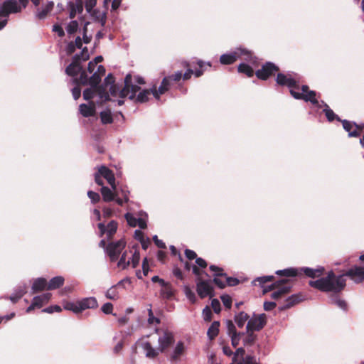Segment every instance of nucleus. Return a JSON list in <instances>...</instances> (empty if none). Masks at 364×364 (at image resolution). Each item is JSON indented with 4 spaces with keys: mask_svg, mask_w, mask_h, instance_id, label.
<instances>
[{
    "mask_svg": "<svg viewBox=\"0 0 364 364\" xmlns=\"http://www.w3.org/2000/svg\"><path fill=\"white\" fill-rule=\"evenodd\" d=\"M344 276L349 277L355 283H360L364 281V266H353L339 276H336L333 271H330L326 277L316 281H310L309 285L321 291L340 293L346 285Z\"/></svg>",
    "mask_w": 364,
    "mask_h": 364,
    "instance_id": "1",
    "label": "nucleus"
},
{
    "mask_svg": "<svg viewBox=\"0 0 364 364\" xmlns=\"http://www.w3.org/2000/svg\"><path fill=\"white\" fill-rule=\"evenodd\" d=\"M275 80L278 85L289 88L290 95L294 99L310 102L314 105L320 107L316 99V92L311 90L306 85L300 86L299 80L296 77V75L290 73L284 74L279 72Z\"/></svg>",
    "mask_w": 364,
    "mask_h": 364,
    "instance_id": "2",
    "label": "nucleus"
},
{
    "mask_svg": "<svg viewBox=\"0 0 364 364\" xmlns=\"http://www.w3.org/2000/svg\"><path fill=\"white\" fill-rule=\"evenodd\" d=\"M140 89V87L133 84L132 75L128 73L124 77V87L119 92V97L123 99L128 97L129 100H133L136 103H144L148 102L151 90H150V89H145L139 92L136 95V92H139Z\"/></svg>",
    "mask_w": 364,
    "mask_h": 364,
    "instance_id": "3",
    "label": "nucleus"
},
{
    "mask_svg": "<svg viewBox=\"0 0 364 364\" xmlns=\"http://www.w3.org/2000/svg\"><path fill=\"white\" fill-rule=\"evenodd\" d=\"M174 341L173 335L168 331H165L164 335L159 338V346L154 348L149 342H145L143 345L144 349L146 352V356L151 358H156L159 352H164Z\"/></svg>",
    "mask_w": 364,
    "mask_h": 364,
    "instance_id": "4",
    "label": "nucleus"
},
{
    "mask_svg": "<svg viewBox=\"0 0 364 364\" xmlns=\"http://www.w3.org/2000/svg\"><path fill=\"white\" fill-rule=\"evenodd\" d=\"M325 269L323 267H318L316 269L309 267L301 268H287L283 270H278L276 274L279 276L285 277H293L296 276L305 274L308 277L316 278L323 275Z\"/></svg>",
    "mask_w": 364,
    "mask_h": 364,
    "instance_id": "5",
    "label": "nucleus"
},
{
    "mask_svg": "<svg viewBox=\"0 0 364 364\" xmlns=\"http://www.w3.org/2000/svg\"><path fill=\"white\" fill-rule=\"evenodd\" d=\"M291 284L290 283V279H279L278 281H276L275 282L272 283V284L264 288L263 293L266 294L267 292L269 291L274 290L271 294V298L272 299L277 300L283 296H284L286 294H289L291 291Z\"/></svg>",
    "mask_w": 364,
    "mask_h": 364,
    "instance_id": "6",
    "label": "nucleus"
},
{
    "mask_svg": "<svg viewBox=\"0 0 364 364\" xmlns=\"http://www.w3.org/2000/svg\"><path fill=\"white\" fill-rule=\"evenodd\" d=\"M280 68L275 63L267 61L262 65L261 68L255 72L256 77L261 80H267L272 76H277Z\"/></svg>",
    "mask_w": 364,
    "mask_h": 364,
    "instance_id": "7",
    "label": "nucleus"
},
{
    "mask_svg": "<svg viewBox=\"0 0 364 364\" xmlns=\"http://www.w3.org/2000/svg\"><path fill=\"white\" fill-rule=\"evenodd\" d=\"M126 246V241L121 239L117 242H109L106 247V252L112 262L117 261L122 251Z\"/></svg>",
    "mask_w": 364,
    "mask_h": 364,
    "instance_id": "8",
    "label": "nucleus"
},
{
    "mask_svg": "<svg viewBox=\"0 0 364 364\" xmlns=\"http://www.w3.org/2000/svg\"><path fill=\"white\" fill-rule=\"evenodd\" d=\"M196 291L201 299L207 296L212 298L215 296L213 287L210 285V282L203 280L200 277H197L196 279Z\"/></svg>",
    "mask_w": 364,
    "mask_h": 364,
    "instance_id": "9",
    "label": "nucleus"
},
{
    "mask_svg": "<svg viewBox=\"0 0 364 364\" xmlns=\"http://www.w3.org/2000/svg\"><path fill=\"white\" fill-rule=\"evenodd\" d=\"M267 323V316L265 314H254L248 321L246 330L252 331H259Z\"/></svg>",
    "mask_w": 364,
    "mask_h": 364,
    "instance_id": "10",
    "label": "nucleus"
},
{
    "mask_svg": "<svg viewBox=\"0 0 364 364\" xmlns=\"http://www.w3.org/2000/svg\"><path fill=\"white\" fill-rule=\"evenodd\" d=\"M22 5L18 0H6L0 6V16L6 17L10 14L21 11Z\"/></svg>",
    "mask_w": 364,
    "mask_h": 364,
    "instance_id": "11",
    "label": "nucleus"
},
{
    "mask_svg": "<svg viewBox=\"0 0 364 364\" xmlns=\"http://www.w3.org/2000/svg\"><path fill=\"white\" fill-rule=\"evenodd\" d=\"M50 297L51 294L50 293H46L40 296H35L33 299L31 304L27 308L26 312L30 313L36 308H41L44 304L49 301Z\"/></svg>",
    "mask_w": 364,
    "mask_h": 364,
    "instance_id": "12",
    "label": "nucleus"
},
{
    "mask_svg": "<svg viewBox=\"0 0 364 364\" xmlns=\"http://www.w3.org/2000/svg\"><path fill=\"white\" fill-rule=\"evenodd\" d=\"M82 69L80 64V55H75L73 58L72 63L66 68L65 73L71 77H76Z\"/></svg>",
    "mask_w": 364,
    "mask_h": 364,
    "instance_id": "13",
    "label": "nucleus"
},
{
    "mask_svg": "<svg viewBox=\"0 0 364 364\" xmlns=\"http://www.w3.org/2000/svg\"><path fill=\"white\" fill-rule=\"evenodd\" d=\"M100 175L105 178L113 190L116 188L115 177L113 171L105 166H102L98 169Z\"/></svg>",
    "mask_w": 364,
    "mask_h": 364,
    "instance_id": "14",
    "label": "nucleus"
},
{
    "mask_svg": "<svg viewBox=\"0 0 364 364\" xmlns=\"http://www.w3.org/2000/svg\"><path fill=\"white\" fill-rule=\"evenodd\" d=\"M304 300H305V297L302 294L299 293L296 294H293L290 296L288 299H287L285 304L282 306H280L279 310L284 311L290 309L291 307L294 306V305L300 303Z\"/></svg>",
    "mask_w": 364,
    "mask_h": 364,
    "instance_id": "15",
    "label": "nucleus"
},
{
    "mask_svg": "<svg viewBox=\"0 0 364 364\" xmlns=\"http://www.w3.org/2000/svg\"><path fill=\"white\" fill-rule=\"evenodd\" d=\"M237 52L240 54L239 58H242L244 60L250 63L255 67H257L259 65L257 57L255 56L251 51L247 49L240 48L237 50Z\"/></svg>",
    "mask_w": 364,
    "mask_h": 364,
    "instance_id": "16",
    "label": "nucleus"
},
{
    "mask_svg": "<svg viewBox=\"0 0 364 364\" xmlns=\"http://www.w3.org/2000/svg\"><path fill=\"white\" fill-rule=\"evenodd\" d=\"M101 194L105 202H111L114 200L115 197L119 196V191L117 188L115 190H111L107 186H102L101 188Z\"/></svg>",
    "mask_w": 364,
    "mask_h": 364,
    "instance_id": "17",
    "label": "nucleus"
},
{
    "mask_svg": "<svg viewBox=\"0 0 364 364\" xmlns=\"http://www.w3.org/2000/svg\"><path fill=\"white\" fill-rule=\"evenodd\" d=\"M80 114L85 117H92L95 114L96 107L94 102H90L89 105L81 104L79 107Z\"/></svg>",
    "mask_w": 364,
    "mask_h": 364,
    "instance_id": "18",
    "label": "nucleus"
},
{
    "mask_svg": "<svg viewBox=\"0 0 364 364\" xmlns=\"http://www.w3.org/2000/svg\"><path fill=\"white\" fill-rule=\"evenodd\" d=\"M161 287L160 295L164 299L170 300L175 296L176 290L171 283L166 282V284H163Z\"/></svg>",
    "mask_w": 364,
    "mask_h": 364,
    "instance_id": "19",
    "label": "nucleus"
},
{
    "mask_svg": "<svg viewBox=\"0 0 364 364\" xmlns=\"http://www.w3.org/2000/svg\"><path fill=\"white\" fill-rule=\"evenodd\" d=\"M342 124L343 129L348 132L349 137H358L360 136V132L357 131V129H353L356 125L355 122H353L346 119H341L340 121Z\"/></svg>",
    "mask_w": 364,
    "mask_h": 364,
    "instance_id": "20",
    "label": "nucleus"
},
{
    "mask_svg": "<svg viewBox=\"0 0 364 364\" xmlns=\"http://www.w3.org/2000/svg\"><path fill=\"white\" fill-rule=\"evenodd\" d=\"M31 289L33 293L48 290V282L45 278H38L34 280Z\"/></svg>",
    "mask_w": 364,
    "mask_h": 364,
    "instance_id": "21",
    "label": "nucleus"
},
{
    "mask_svg": "<svg viewBox=\"0 0 364 364\" xmlns=\"http://www.w3.org/2000/svg\"><path fill=\"white\" fill-rule=\"evenodd\" d=\"M240 58L237 50L229 54H223L220 58V62L223 65L233 64Z\"/></svg>",
    "mask_w": 364,
    "mask_h": 364,
    "instance_id": "22",
    "label": "nucleus"
},
{
    "mask_svg": "<svg viewBox=\"0 0 364 364\" xmlns=\"http://www.w3.org/2000/svg\"><path fill=\"white\" fill-rule=\"evenodd\" d=\"M81 311L87 309H95L97 307V301L95 297H89L83 299L79 301Z\"/></svg>",
    "mask_w": 364,
    "mask_h": 364,
    "instance_id": "23",
    "label": "nucleus"
},
{
    "mask_svg": "<svg viewBox=\"0 0 364 364\" xmlns=\"http://www.w3.org/2000/svg\"><path fill=\"white\" fill-rule=\"evenodd\" d=\"M94 87L95 93H97L100 98L102 99L104 102L111 101V98L109 97V95L107 90V87H106L104 85H98Z\"/></svg>",
    "mask_w": 364,
    "mask_h": 364,
    "instance_id": "24",
    "label": "nucleus"
},
{
    "mask_svg": "<svg viewBox=\"0 0 364 364\" xmlns=\"http://www.w3.org/2000/svg\"><path fill=\"white\" fill-rule=\"evenodd\" d=\"M65 279L61 276H57L52 278L48 282V290H54L60 288L64 284Z\"/></svg>",
    "mask_w": 364,
    "mask_h": 364,
    "instance_id": "25",
    "label": "nucleus"
},
{
    "mask_svg": "<svg viewBox=\"0 0 364 364\" xmlns=\"http://www.w3.org/2000/svg\"><path fill=\"white\" fill-rule=\"evenodd\" d=\"M219 321H215L212 323L207 332V335L210 340H213L217 337L219 333Z\"/></svg>",
    "mask_w": 364,
    "mask_h": 364,
    "instance_id": "26",
    "label": "nucleus"
},
{
    "mask_svg": "<svg viewBox=\"0 0 364 364\" xmlns=\"http://www.w3.org/2000/svg\"><path fill=\"white\" fill-rule=\"evenodd\" d=\"M237 71L248 77H251L255 74L252 68L246 63H240L237 67Z\"/></svg>",
    "mask_w": 364,
    "mask_h": 364,
    "instance_id": "27",
    "label": "nucleus"
},
{
    "mask_svg": "<svg viewBox=\"0 0 364 364\" xmlns=\"http://www.w3.org/2000/svg\"><path fill=\"white\" fill-rule=\"evenodd\" d=\"M250 319V316L244 311H240L235 316V321L239 328H242L245 322Z\"/></svg>",
    "mask_w": 364,
    "mask_h": 364,
    "instance_id": "28",
    "label": "nucleus"
},
{
    "mask_svg": "<svg viewBox=\"0 0 364 364\" xmlns=\"http://www.w3.org/2000/svg\"><path fill=\"white\" fill-rule=\"evenodd\" d=\"M322 103L324 104L325 107V108L323 109V112L325 113V115L329 122H331L335 119H336L338 122L341 121V119L338 115H336L331 109H330L329 106L327 104H326L323 101L322 102Z\"/></svg>",
    "mask_w": 364,
    "mask_h": 364,
    "instance_id": "29",
    "label": "nucleus"
},
{
    "mask_svg": "<svg viewBox=\"0 0 364 364\" xmlns=\"http://www.w3.org/2000/svg\"><path fill=\"white\" fill-rule=\"evenodd\" d=\"M118 227V223L115 220L110 221L106 227V232L107 239L111 240L114 235L116 233Z\"/></svg>",
    "mask_w": 364,
    "mask_h": 364,
    "instance_id": "30",
    "label": "nucleus"
},
{
    "mask_svg": "<svg viewBox=\"0 0 364 364\" xmlns=\"http://www.w3.org/2000/svg\"><path fill=\"white\" fill-rule=\"evenodd\" d=\"M53 6L54 4L53 1L48 2L41 11L37 12L36 17L39 19L45 18L48 14L53 10Z\"/></svg>",
    "mask_w": 364,
    "mask_h": 364,
    "instance_id": "31",
    "label": "nucleus"
},
{
    "mask_svg": "<svg viewBox=\"0 0 364 364\" xmlns=\"http://www.w3.org/2000/svg\"><path fill=\"white\" fill-rule=\"evenodd\" d=\"M338 294V293H334V294L331 296V301L332 304H336L343 310L346 311L348 305L344 300H342L339 298Z\"/></svg>",
    "mask_w": 364,
    "mask_h": 364,
    "instance_id": "32",
    "label": "nucleus"
},
{
    "mask_svg": "<svg viewBox=\"0 0 364 364\" xmlns=\"http://www.w3.org/2000/svg\"><path fill=\"white\" fill-rule=\"evenodd\" d=\"M246 333L247 336L243 340V343L245 346H251L255 343L257 336L256 334L254 333V331L250 330H246Z\"/></svg>",
    "mask_w": 364,
    "mask_h": 364,
    "instance_id": "33",
    "label": "nucleus"
},
{
    "mask_svg": "<svg viewBox=\"0 0 364 364\" xmlns=\"http://www.w3.org/2000/svg\"><path fill=\"white\" fill-rule=\"evenodd\" d=\"M100 119L102 124H112L113 122V117L110 109L105 110L100 114Z\"/></svg>",
    "mask_w": 364,
    "mask_h": 364,
    "instance_id": "34",
    "label": "nucleus"
},
{
    "mask_svg": "<svg viewBox=\"0 0 364 364\" xmlns=\"http://www.w3.org/2000/svg\"><path fill=\"white\" fill-rule=\"evenodd\" d=\"M26 293L24 289L19 288L16 290L15 293L9 297H5V299H10L14 304L18 301L19 299Z\"/></svg>",
    "mask_w": 364,
    "mask_h": 364,
    "instance_id": "35",
    "label": "nucleus"
},
{
    "mask_svg": "<svg viewBox=\"0 0 364 364\" xmlns=\"http://www.w3.org/2000/svg\"><path fill=\"white\" fill-rule=\"evenodd\" d=\"M80 76L79 77L75 78L74 81L76 84H80L82 85H85L87 83H89V78L88 76L84 70H81V71L79 73Z\"/></svg>",
    "mask_w": 364,
    "mask_h": 364,
    "instance_id": "36",
    "label": "nucleus"
},
{
    "mask_svg": "<svg viewBox=\"0 0 364 364\" xmlns=\"http://www.w3.org/2000/svg\"><path fill=\"white\" fill-rule=\"evenodd\" d=\"M80 308L81 307L80 306L79 301L77 302V303L67 302L64 305V309H65L68 310V311H73L75 314H78V313L82 311Z\"/></svg>",
    "mask_w": 364,
    "mask_h": 364,
    "instance_id": "37",
    "label": "nucleus"
},
{
    "mask_svg": "<svg viewBox=\"0 0 364 364\" xmlns=\"http://www.w3.org/2000/svg\"><path fill=\"white\" fill-rule=\"evenodd\" d=\"M196 64L199 67L198 70H196V71H193V74L195 75V76L196 77H199L203 75V73H204L203 68L205 65H207L209 67H211L210 63H205V62H203L201 60H198Z\"/></svg>",
    "mask_w": 364,
    "mask_h": 364,
    "instance_id": "38",
    "label": "nucleus"
},
{
    "mask_svg": "<svg viewBox=\"0 0 364 364\" xmlns=\"http://www.w3.org/2000/svg\"><path fill=\"white\" fill-rule=\"evenodd\" d=\"M106 297L111 300H117L119 299V293L117 289V285L112 286L107 291Z\"/></svg>",
    "mask_w": 364,
    "mask_h": 364,
    "instance_id": "39",
    "label": "nucleus"
},
{
    "mask_svg": "<svg viewBox=\"0 0 364 364\" xmlns=\"http://www.w3.org/2000/svg\"><path fill=\"white\" fill-rule=\"evenodd\" d=\"M133 248H134V252L132 253V266L133 268H136L139 263L140 254L137 246H134Z\"/></svg>",
    "mask_w": 364,
    "mask_h": 364,
    "instance_id": "40",
    "label": "nucleus"
},
{
    "mask_svg": "<svg viewBox=\"0 0 364 364\" xmlns=\"http://www.w3.org/2000/svg\"><path fill=\"white\" fill-rule=\"evenodd\" d=\"M184 350L183 343L182 342H179L177 343L173 354L171 357L172 360H176L179 358V356L183 353Z\"/></svg>",
    "mask_w": 364,
    "mask_h": 364,
    "instance_id": "41",
    "label": "nucleus"
},
{
    "mask_svg": "<svg viewBox=\"0 0 364 364\" xmlns=\"http://www.w3.org/2000/svg\"><path fill=\"white\" fill-rule=\"evenodd\" d=\"M170 87H171V84L168 82L167 79L164 77L159 89L157 90L158 93H160L162 95L166 93L170 89Z\"/></svg>",
    "mask_w": 364,
    "mask_h": 364,
    "instance_id": "42",
    "label": "nucleus"
},
{
    "mask_svg": "<svg viewBox=\"0 0 364 364\" xmlns=\"http://www.w3.org/2000/svg\"><path fill=\"white\" fill-rule=\"evenodd\" d=\"M150 308L148 309V323L151 325L154 323L159 324L161 323V320L159 318L154 316L153 311L151 309V305H149Z\"/></svg>",
    "mask_w": 364,
    "mask_h": 364,
    "instance_id": "43",
    "label": "nucleus"
},
{
    "mask_svg": "<svg viewBox=\"0 0 364 364\" xmlns=\"http://www.w3.org/2000/svg\"><path fill=\"white\" fill-rule=\"evenodd\" d=\"M126 257H127V252H124L122 255L121 258L119 259L118 264H117V266L119 267H122L123 269H126L130 264V261L128 260L127 262Z\"/></svg>",
    "mask_w": 364,
    "mask_h": 364,
    "instance_id": "44",
    "label": "nucleus"
},
{
    "mask_svg": "<svg viewBox=\"0 0 364 364\" xmlns=\"http://www.w3.org/2000/svg\"><path fill=\"white\" fill-rule=\"evenodd\" d=\"M274 279V276H264L261 277H257L253 281V283L256 284V282H258L260 285H263L267 282H272Z\"/></svg>",
    "mask_w": 364,
    "mask_h": 364,
    "instance_id": "45",
    "label": "nucleus"
},
{
    "mask_svg": "<svg viewBox=\"0 0 364 364\" xmlns=\"http://www.w3.org/2000/svg\"><path fill=\"white\" fill-rule=\"evenodd\" d=\"M168 82L171 85V82H178L182 78V73L178 71L173 75L165 77Z\"/></svg>",
    "mask_w": 364,
    "mask_h": 364,
    "instance_id": "46",
    "label": "nucleus"
},
{
    "mask_svg": "<svg viewBox=\"0 0 364 364\" xmlns=\"http://www.w3.org/2000/svg\"><path fill=\"white\" fill-rule=\"evenodd\" d=\"M101 81V77L99 76V73H93V75L89 78V84L91 87H96L99 85Z\"/></svg>",
    "mask_w": 364,
    "mask_h": 364,
    "instance_id": "47",
    "label": "nucleus"
},
{
    "mask_svg": "<svg viewBox=\"0 0 364 364\" xmlns=\"http://www.w3.org/2000/svg\"><path fill=\"white\" fill-rule=\"evenodd\" d=\"M184 293L186 297L192 302L194 303L196 300V295L194 292L188 286L184 287Z\"/></svg>",
    "mask_w": 364,
    "mask_h": 364,
    "instance_id": "48",
    "label": "nucleus"
},
{
    "mask_svg": "<svg viewBox=\"0 0 364 364\" xmlns=\"http://www.w3.org/2000/svg\"><path fill=\"white\" fill-rule=\"evenodd\" d=\"M210 270L215 272V277H226V273L223 272V269L215 265H210L209 267Z\"/></svg>",
    "mask_w": 364,
    "mask_h": 364,
    "instance_id": "49",
    "label": "nucleus"
},
{
    "mask_svg": "<svg viewBox=\"0 0 364 364\" xmlns=\"http://www.w3.org/2000/svg\"><path fill=\"white\" fill-rule=\"evenodd\" d=\"M95 94V87L87 88L83 92V98L85 100H90Z\"/></svg>",
    "mask_w": 364,
    "mask_h": 364,
    "instance_id": "50",
    "label": "nucleus"
},
{
    "mask_svg": "<svg viewBox=\"0 0 364 364\" xmlns=\"http://www.w3.org/2000/svg\"><path fill=\"white\" fill-rule=\"evenodd\" d=\"M245 333H237L230 336L231 337L232 345L236 348L239 343L242 336H244Z\"/></svg>",
    "mask_w": 364,
    "mask_h": 364,
    "instance_id": "51",
    "label": "nucleus"
},
{
    "mask_svg": "<svg viewBox=\"0 0 364 364\" xmlns=\"http://www.w3.org/2000/svg\"><path fill=\"white\" fill-rule=\"evenodd\" d=\"M124 217H125V219L127 220V223L129 226L136 227L137 225V220L138 219L134 218L132 214L127 213L125 214Z\"/></svg>",
    "mask_w": 364,
    "mask_h": 364,
    "instance_id": "52",
    "label": "nucleus"
},
{
    "mask_svg": "<svg viewBox=\"0 0 364 364\" xmlns=\"http://www.w3.org/2000/svg\"><path fill=\"white\" fill-rule=\"evenodd\" d=\"M78 28V23L77 21H72L67 26V31L69 34L75 33Z\"/></svg>",
    "mask_w": 364,
    "mask_h": 364,
    "instance_id": "53",
    "label": "nucleus"
},
{
    "mask_svg": "<svg viewBox=\"0 0 364 364\" xmlns=\"http://www.w3.org/2000/svg\"><path fill=\"white\" fill-rule=\"evenodd\" d=\"M223 277L224 279H225L226 286L235 287L240 283V281L238 279L235 278V277H228L227 274H226V277Z\"/></svg>",
    "mask_w": 364,
    "mask_h": 364,
    "instance_id": "54",
    "label": "nucleus"
},
{
    "mask_svg": "<svg viewBox=\"0 0 364 364\" xmlns=\"http://www.w3.org/2000/svg\"><path fill=\"white\" fill-rule=\"evenodd\" d=\"M87 196L90 198L92 203H96L100 201V196L99 193L94 192L92 191H89L87 192Z\"/></svg>",
    "mask_w": 364,
    "mask_h": 364,
    "instance_id": "55",
    "label": "nucleus"
},
{
    "mask_svg": "<svg viewBox=\"0 0 364 364\" xmlns=\"http://www.w3.org/2000/svg\"><path fill=\"white\" fill-rule=\"evenodd\" d=\"M114 84H115V78L112 74L109 73L105 77L102 85H104L106 87H107L109 85L111 86L112 85H114Z\"/></svg>",
    "mask_w": 364,
    "mask_h": 364,
    "instance_id": "56",
    "label": "nucleus"
},
{
    "mask_svg": "<svg viewBox=\"0 0 364 364\" xmlns=\"http://www.w3.org/2000/svg\"><path fill=\"white\" fill-rule=\"evenodd\" d=\"M203 318L206 321H210L212 319L213 314L211 309L206 306L203 311Z\"/></svg>",
    "mask_w": 364,
    "mask_h": 364,
    "instance_id": "57",
    "label": "nucleus"
},
{
    "mask_svg": "<svg viewBox=\"0 0 364 364\" xmlns=\"http://www.w3.org/2000/svg\"><path fill=\"white\" fill-rule=\"evenodd\" d=\"M227 330H228V333L229 334V336H231V335L238 333L236 331V328H235L234 323L230 320H228L227 321Z\"/></svg>",
    "mask_w": 364,
    "mask_h": 364,
    "instance_id": "58",
    "label": "nucleus"
},
{
    "mask_svg": "<svg viewBox=\"0 0 364 364\" xmlns=\"http://www.w3.org/2000/svg\"><path fill=\"white\" fill-rule=\"evenodd\" d=\"M220 277H215L213 279V282L220 289H224L226 287L225 279L222 280Z\"/></svg>",
    "mask_w": 364,
    "mask_h": 364,
    "instance_id": "59",
    "label": "nucleus"
},
{
    "mask_svg": "<svg viewBox=\"0 0 364 364\" xmlns=\"http://www.w3.org/2000/svg\"><path fill=\"white\" fill-rule=\"evenodd\" d=\"M61 307L58 305L55 306H50L49 307H47L42 310L43 312L48 313V314H53V312H60L61 311Z\"/></svg>",
    "mask_w": 364,
    "mask_h": 364,
    "instance_id": "60",
    "label": "nucleus"
},
{
    "mask_svg": "<svg viewBox=\"0 0 364 364\" xmlns=\"http://www.w3.org/2000/svg\"><path fill=\"white\" fill-rule=\"evenodd\" d=\"M103 217L105 218H109L114 215V210L109 207H104L102 208Z\"/></svg>",
    "mask_w": 364,
    "mask_h": 364,
    "instance_id": "61",
    "label": "nucleus"
},
{
    "mask_svg": "<svg viewBox=\"0 0 364 364\" xmlns=\"http://www.w3.org/2000/svg\"><path fill=\"white\" fill-rule=\"evenodd\" d=\"M211 306L215 313L218 314L220 312V310H221L220 304L218 299H214L212 300Z\"/></svg>",
    "mask_w": 364,
    "mask_h": 364,
    "instance_id": "62",
    "label": "nucleus"
},
{
    "mask_svg": "<svg viewBox=\"0 0 364 364\" xmlns=\"http://www.w3.org/2000/svg\"><path fill=\"white\" fill-rule=\"evenodd\" d=\"M102 311L106 314H110L112 313L113 305L111 303H106L102 306Z\"/></svg>",
    "mask_w": 364,
    "mask_h": 364,
    "instance_id": "63",
    "label": "nucleus"
},
{
    "mask_svg": "<svg viewBox=\"0 0 364 364\" xmlns=\"http://www.w3.org/2000/svg\"><path fill=\"white\" fill-rule=\"evenodd\" d=\"M173 274L178 279H183V274L181 269L176 266H175L173 269Z\"/></svg>",
    "mask_w": 364,
    "mask_h": 364,
    "instance_id": "64",
    "label": "nucleus"
}]
</instances>
